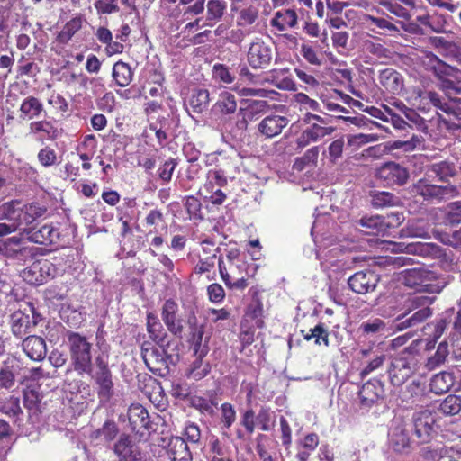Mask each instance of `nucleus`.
Masks as SVG:
<instances>
[{"mask_svg": "<svg viewBox=\"0 0 461 461\" xmlns=\"http://www.w3.org/2000/svg\"><path fill=\"white\" fill-rule=\"evenodd\" d=\"M435 299V296L424 294L410 297L405 302L404 312L395 320V329L403 330L423 323L433 313L430 305L434 303Z\"/></svg>", "mask_w": 461, "mask_h": 461, "instance_id": "obj_1", "label": "nucleus"}, {"mask_svg": "<svg viewBox=\"0 0 461 461\" xmlns=\"http://www.w3.org/2000/svg\"><path fill=\"white\" fill-rule=\"evenodd\" d=\"M420 359V354L414 348H408L397 353L388 369L391 383L395 386L405 383L418 370Z\"/></svg>", "mask_w": 461, "mask_h": 461, "instance_id": "obj_2", "label": "nucleus"}, {"mask_svg": "<svg viewBox=\"0 0 461 461\" xmlns=\"http://www.w3.org/2000/svg\"><path fill=\"white\" fill-rule=\"evenodd\" d=\"M67 339L73 369L79 375L89 373L93 364L92 344L86 337L73 331L68 332Z\"/></svg>", "mask_w": 461, "mask_h": 461, "instance_id": "obj_3", "label": "nucleus"}, {"mask_svg": "<svg viewBox=\"0 0 461 461\" xmlns=\"http://www.w3.org/2000/svg\"><path fill=\"white\" fill-rule=\"evenodd\" d=\"M141 357L149 370L161 377L170 373V365H175L178 359L177 356L167 355L165 349L148 341L141 346Z\"/></svg>", "mask_w": 461, "mask_h": 461, "instance_id": "obj_4", "label": "nucleus"}, {"mask_svg": "<svg viewBox=\"0 0 461 461\" xmlns=\"http://www.w3.org/2000/svg\"><path fill=\"white\" fill-rule=\"evenodd\" d=\"M95 366L91 365V371L85 373L89 375L97 385L98 396L104 401H108L113 395V381L112 371L108 365V356L99 354L95 358Z\"/></svg>", "mask_w": 461, "mask_h": 461, "instance_id": "obj_5", "label": "nucleus"}, {"mask_svg": "<svg viewBox=\"0 0 461 461\" xmlns=\"http://www.w3.org/2000/svg\"><path fill=\"white\" fill-rule=\"evenodd\" d=\"M405 285L417 287L429 294H439L446 286L447 282L439 277L434 271L426 268H413L406 271Z\"/></svg>", "mask_w": 461, "mask_h": 461, "instance_id": "obj_6", "label": "nucleus"}, {"mask_svg": "<svg viewBox=\"0 0 461 461\" xmlns=\"http://www.w3.org/2000/svg\"><path fill=\"white\" fill-rule=\"evenodd\" d=\"M409 424L401 417L392 420L388 432L389 447L395 453L408 454L416 446L415 439L410 436Z\"/></svg>", "mask_w": 461, "mask_h": 461, "instance_id": "obj_7", "label": "nucleus"}, {"mask_svg": "<svg viewBox=\"0 0 461 461\" xmlns=\"http://www.w3.org/2000/svg\"><path fill=\"white\" fill-rule=\"evenodd\" d=\"M417 194L427 201L441 202L459 195V188L456 185L447 184L438 185L429 183L428 179H420L415 185Z\"/></svg>", "mask_w": 461, "mask_h": 461, "instance_id": "obj_8", "label": "nucleus"}, {"mask_svg": "<svg viewBox=\"0 0 461 461\" xmlns=\"http://www.w3.org/2000/svg\"><path fill=\"white\" fill-rule=\"evenodd\" d=\"M435 419L429 411H420L413 413L410 429L413 432L416 445L426 444L432 438L434 433Z\"/></svg>", "mask_w": 461, "mask_h": 461, "instance_id": "obj_9", "label": "nucleus"}, {"mask_svg": "<svg viewBox=\"0 0 461 461\" xmlns=\"http://www.w3.org/2000/svg\"><path fill=\"white\" fill-rule=\"evenodd\" d=\"M57 274V267L48 259L34 261L21 273L23 279L28 284L41 285Z\"/></svg>", "mask_w": 461, "mask_h": 461, "instance_id": "obj_10", "label": "nucleus"}, {"mask_svg": "<svg viewBox=\"0 0 461 461\" xmlns=\"http://www.w3.org/2000/svg\"><path fill=\"white\" fill-rule=\"evenodd\" d=\"M113 451L118 461H147L146 456L134 444L132 437L122 433L113 446Z\"/></svg>", "mask_w": 461, "mask_h": 461, "instance_id": "obj_11", "label": "nucleus"}, {"mask_svg": "<svg viewBox=\"0 0 461 461\" xmlns=\"http://www.w3.org/2000/svg\"><path fill=\"white\" fill-rule=\"evenodd\" d=\"M379 282V275L370 269L357 271L348 279L349 289L357 294L374 292Z\"/></svg>", "mask_w": 461, "mask_h": 461, "instance_id": "obj_12", "label": "nucleus"}, {"mask_svg": "<svg viewBox=\"0 0 461 461\" xmlns=\"http://www.w3.org/2000/svg\"><path fill=\"white\" fill-rule=\"evenodd\" d=\"M375 176L387 185H403L409 179V171L396 162H387L376 169Z\"/></svg>", "mask_w": 461, "mask_h": 461, "instance_id": "obj_13", "label": "nucleus"}, {"mask_svg": "<svg viewBox=\"0 0 461 461\" xmlns=\"http://www.w3.org/2000/svg\"><path fill=\"white\" fill-rule=\"evenodd\" d=\"M0 254L8 258L23 262L28 258L32 257V248L23 246V239L14 236L0 240Z\"/></svg>", "mask_w": 461, "mask_h": 461, "instance_id": "obj_14", "label": "nucleus"}, {"mask_svg": "<svg viewBox=\"0 0 461 461\" xmlns=\"http://www.w3.org/2000/svg\"><path fill=\"white\" fill-rule=\"evenodd\" d=\"M394 246V249L397 251L418 255L423 258H441L446 257L444 249L435 243L400 242Z\"/></svg>", "mask_w": 461, "mask_h": 461, "instance_id": "obj_15", "label": "nucleus"}, {"mask_svg": "<svg viewBox=\"0 0 461 461\" xmlns=\"http://www.w3.org/2000/svg\"><path fill=\"white\" fill-rule=\"evenodd\" d=\"M178 310L177 303L168 299L162 306L161 317L167 330L174 336L181 339L184 331V320L178 314Z\"/></svg>", "mask_w": 461, "mask_h": 461, "instance_id": "obj_16", "label": "nucleus"}, {"mask_svg": "<svg viewBox=\"0 0 461 461\" xmlns=\"http://www.w3.org/2000/svg\"><path fill=\"white\" fill-rule=\"evenodd\" d=\"M272 49L261 41L251 43L248 51V61L253 68H266L272 60Z\"/></svg>", "mask_w": 461, "mask_h": 461, "instance_id": "obj_17", "label": "nucleus"}, {"mask_svg": "<svg viewBox=\"0 0 461 461\" xmlns=\"http://www.w3.org/2000/svg\"><path fill=\"white\" fill-rule=\"evenodd\" d=\"M331 126L321 125L317 122H312L306 127L296 139V145L298 149H304L312 142H318L324 137L330 135L334 131Z\"/></svg>", "mask_w": 461, "mask_h": 461, "instance_id": "obj_18", "label": "nucleus"}, {"mask_svg": "<svg viewBox=\"0 0 461 461\" xmlns=\"http://www.w3.org/2000/svg\"><path fill=\"white\" fill-rule=\"evenodd\" d=\"M28 240L41 245L58 244L60 240L59 229L51 224H44L41 228H31L26 230Z\"/></svg>", "mask_w": 461, "mask_h": 461, "instance_id": "obj_19", "label": "nucleus"}, {"mask_svg": "<svg viewBox=\"0 0 461 461\" xmlns=\"http://www.w3.org/2000/svg\"><path fill=\"white\" fill-rule=\"evenodd\" d=\"M423 64L428 71L432 72L435 77L442 80L445 77H455L458 71L457 68L447 64L432 52L426 54Z\"/></svg>", "mask_w": 461, "mask_h": 461, "instance_id": "obj_20", "label": "nucleus"}, {"mask_svg": "<svg viewBox=\"0 0 461 461\" xmlns=\"http://www.w3.org/2000/svg\"><path fill=\"white\" fill-rule=\"evenodd\" d=\"M289 123L285 116L272 114L265 117L258 125V131L266 138H274L279 135Z\"/></svg>", "mask_w": 461, "mask_h": 461, "instance_id": "obj_21", "label": "nucleus"}, {"mask_svg": "<svg viewBox=\"0 0 461 461\" xmlns=\"http://www.w3.org/2000/svg\"><path fill=\"white\" fill-rule=\"evenodd\" d=\"M23 350L26 356L34 361H41L47 355L45 339L40 336H27L22 343Z\"/></svg>", "mask_w": 461, "mask_h": 461, "instance_id": "obj_22", "label": "nucleus"}, {"mask_svg": "<svg viewBox=\"0 0 461 461\" xmlns=\"http://www.w3.org/2000/svg\"><path fill=\"white\" fill-rule=\"evenodd\" d=\"M454 317L455 310L450 308L443 312L437 319L426 326L434 343L441 338L450 324L453 325Z\"/></svg>", "mask_w": 461, "mask_h": 461, "instance_id": "obj_23", "label": "nucleus"}, {"mask_svg": "<svg viewBox=\"0 0 461 461\" xmlns=\"http://www.w3.org/2000/svg\"><path fill=\"white\" fill-rule=\"evenodd\" d=\"M128 419L132 430L150 429V419L148 411L140 404H131L128 409Z\"/></svg>", "mask_w": 461, "mask_h": 461, "instance_id": "obj_24", "label": "nucleus"}, {"mask_svg": "<svg viewBox=\"0 0 461 461\" xmlns=\"http://www.w3.org/2000/svg\"><path fill=\"white\" fill-rule=\"evenodd\" d=\"M384 393L383 385L378 380L369 381L363 384L359 391L361 405L366 408L375 403Z\"/></svg>", "mask_w": 461, "mask_h": 461, "instance_id": "obj_25", "label": "nucleus"}, {"mask_svg": "<svg viewBox=\"0 0 461 461\" xmlns=\"http://www.w3.org/2000/svg\"><path fill=\"white\" fill-rule=\"evenodd\" d=\"M167 453L172 461H192V454L186 442L180 437H172Z\"/></svg>", "mask_w": 461, "mask_h": 461, "instance_id": "obj_26", "label": "nucleus"}, {"mask_svg": "<svg viewBox=\"0 0 461 461\" xmlns=\"http://www.w3.org/2000/svg\"><path fill=\"white\" fill-rule=\"evenodd\" d=\"M456 175V169L454 163L449 161H440L428 167L426 176L428 178L438 179L440 182H447L449 177Z\"/></svg>", "mask_w": 461, "mask_h": 461, "instance_id": "obj_27", "label": "nucleus"}, {"mask_svg": "<svg viewBox=\"0 0 461 461\" xmlns=\"http://www.w3.org/2000/svg\"><path fill=\"white\" fill-rule=\"evenodd\" d=\"M33 327L31 324L29 312L16 311L11 315V330L14 336L22 338L32 332Z\"/></svg>", "mask_w": 461, "mask_h": 461, "instance_id": "obj_28", "label": "nucleus"}, {"mask_svg": "<svg viewBox=\"0 0 461 461\" xmlns=\"http://www.w3.org/2000/svg\"><path fill=\"white\" fill-rule=\"evenodd\" d=\"M19 112L23 120L39 118L44 113L43 104L34 96H27L22 101Z\"/></svg>", "mask_w": 461, "mask_h": 461, "instance_id": "obj_29", "label": "nucleus"}, {"mask_svg": "<svg viewBox=\"0 0 461 461\" xmlns=\"http://www.w3.org/2000/svg\"><path fill=\"white\" fill-rule=\"evenodd\" d=\"M455 384V376L449 372H440L434 375L430 379V391L436 394H442L448 392Z\"/></svg>", "mask_w": 461, "mask_h": 461, "instance_id": "obj_30", "label": "nucleus"}, {"mask_svg": "<svg viewBox=\"0 0 461 461\" xmlns=\"http://www.w3.org/2000/svg\"><path fill=\"white\" fill-rule=\"evenodd\" d=\"M209 104V90L203 88H194L192 90L188 98V105L194 113H202L207 110Z\"/></svg>", "mask_w": 461, "mask_h": 461, "instance_id": "obj_31", "label": "nucleus"}, {"mask_svg": "<svg viewBox=\"0 0 461 461\" xmlns=\"http://www.w3.org/2000/svg\"><path fill=\"white\" fill-rule=\"evenodd\" d=\"M227 9L224 0H209L206 5V21L204 25L212 27L221 20Z\"/></svg>", "mask_w": 461, "mask_h": 461, "instance_id": "obj_32", "label": "nucleus"}, {"mask_svg": "<svg viewBox=\"0 0 461 461\" xmlns=\"http://www.w3.org/2000/svg\"><path fill=\"white\" fill-rule=\"evenodd\" d=\"M119 433L117 424L113 420H106L103 426L90 434V439L93 441H104L110 444Z\"/></svg>", "mask_w": 461, "mask_h": 461, "instance_id": "obj_33", "label": "nucleus"}, {"mask_svg": "<svg viewBox=\"0 0 461 461\" xmlns=\"http://www.w3.org/2000/svg\"><path fill=\"white\" fill-rule=\"evenodd\" d=\"M112 77L117 86L125 87L132 81L133 71L128 63L120 60L114 63Z\"/></svg>", "mask_w": 461, "mask_h": 461, "instance_id": "obj_34", "label": "nucleus"}, {"mask_svg": "<svg viewBox=\"0 0 461 461\" xmlns=\"http://www.w3.org/2000/svg\"><path fill=\"white\" fill-rule=\"evenodd\" d=\"M147 330L153 341L161 347L164 345L167 333L165 331L159 319L153 313L147 315Z\"/></svg>", "mask_w": 461, "mask_h": 461, "instance_id": "obj_35", "label": "nucleus"}, {"mask_svg": "<svg viewBox=\"0 0 461 461\" xmlns=\"http://www.w3.org/2000/svg\"><path fill=\"white\" fill-rule=\"evenodd\" d=\"M187 324L190 329L189 340L194 348V353L199 354L201 350H204L203 348H201L204 335L203 326L197 325V318L194 313H191L187 317Z\"/></svg>", "mask_w": 461, "mask_h": 461, "instance_id": "obj_36", "label": "nucleus"}, {"mask_svg": "<svg viewBox=\"0 0 461 461\" xmlns=\"http://www.w3.org/2000/svg\"><path fill=\"white\" fill-rule=\"evenodd\" d=\"M206 354V350H201V352L197 355L196 359L191 364L190 368L187 372L188 378L194 379L195 381L201 380L205 377L210 370L211 366L208 362L203 361L202 357Z\"/></svg>", "mask_w": 461, "mask_h": 461, "instance_id": "obj_37", "label": "nucleus"}, {"mask_svg": "<svg viewBox=\"0 0 461 461\" xmlns=\"http://www.w3.org/2000/svg\"><path fill=\"white\" fill-rule=\"evenodd\" d=\"M437 410L443 415L454 416L461 411V396L449 394L439 401Z\"/></svg>", "mask_w": 461, "mask_h": 461, "instance_id": "obj_38", "label": "nucleus"}, {"mask_svg": "<svg viewBox=\"0 0 461 461\" xmlns=\"http://www.w3.org/2000/svg\"><path fill=\"white\" fill-rule=\"evenodd\" d=\"M213 110L226 115L234 113L237 110L235 95L227 91L221 92L213 105Z\"/></svg>", "mask_w": 461, "mask_h": 461, "instance_id": "obj_39", "label": "nucleus"}, {"mask_svg": "<svg viewBox=\"0 0 461 461\" xmlns=\"http://www.w3.org/2000/svg\"><path fill=\"white\" fill-rule=\"evenodd\" d=\"M272 23L281 31L293 28L297 24V14L294 9L280 10L276 13Z\"/></svg>", "mask_w": 461, "mask_h": 461, "instance_id": "obj_40", "label": "nucleus"}, {"mask_svg": "<svg viewBox=\"0 0 461 461\" xmlns=\"http://www.w3.org/2000/svg\"><path fill=\"white\" fill-rule=\"evenodd\" d=\"M358 223L366 229L367 234L379 235L385 232L384 216H364L359 220Z\"/></svg>", "mask_w": 461, "mask_h": 461, "instance_id": "obj_41", "label": "nucleus"}, {"mask_svg": "<svg viewBox=\"0 0 461 461\" xmlns=\"http://www.w3.org/2000/svg\"><path fill=\"white\" fill-rule=\"evenodd\" d=\"M449 355L448 344L446 340L441 341L436 352L428 357L425 366L428 370L431 371L440 367L447 360Z\"/></svg>", "mask_w": 461, "mask_h": 461, "instance_id": "obj_42", "label": "nucleus"}, {"mask_svg": "<svg viewBox=\"0 0 461 461\" xmlns=\"http://www.w3.org/2000/svg\"><path fill=\"white\" fill-rule=\"evenodd\" d=\"M42 398L43 394L39 387L27 386L23 391V406L29 411H37Z\"/></svg>", "mask_w": 461, "mask_h": 461, "instance_id": "obj_43", "label": "nucleus"}, {"mask_svg": "<svg viewBox=\"0 0 461 461\" xmlns=\"http://www.w3.org/2000/svg\"><path fill=\"white\" fill-rule=\"evenodd\" d=\"M371 204L375 208L396 206L400 203L399 197L390 192L374 191L370 194Z\"/></svg>", "mask_w": 461, "mask_h": 461, "instance_id": "obj_44", "label": "nucleus"}, {"mask_svg": "<svg viewBox=\"0 0 461 461\" xmlns=\"http://www.w3.org/2000/svg\"><path fill=\"white\" fill-rule=\"evenodd\" d=\"M83 24L82 16L78 15L73 17L71 20L67 22L62 30L59 32L57 36V40L59 42L66 44L68 43L71 38L75 35L77 32H78Z\"/></svg>", "mask_w": 461, "mask_h": 461, "instance_id": "obj_45", "label": "nucleus"}, {"mask_svg": "<svg viewBox=\"0 0 461 461\" xmlns=\"http://www.w3.org/2000/svg\"><path fill=\"white\" fill-rule=\"evenodd\" d=\"M21 203L18 200H13L0 205V220L9 221H20L22 214Z\"/></svg>", "mask_w": 461, "mask_h": 461, "instance_id": "obj_46", "label": "nucleus"}, {"mask_svg": "<svg viewBox=\"0 0 461 461\" xmlns=\"http://www.w3.org/2000/svg\"><path fill=\"white\" fill-rule=\"evenodd\" d=\"M47 212V207L39 203H31L29 204H25L22 208V213H23V221L30 224L33 222L38 218L42 217Z\"/></svg>", "mask_w": 461, "mask_h": 461, "instance_id": "obj_47", "label": "nucleus"}, {"mask_svg": "<svg viewBox=\"0 0 461 461\" xmlns=\"http://www.w3.org/2000/svg\"><path fill=\"white\" fill-rule=\"evenodd\" d=\"M275 424L274 412L267 407L261 406L256 415V426L262 431H269Z\"/></svg>", "mask_w": 461, "mask_h": 461, "instance_id": "obj_48", "label": "nucleus"}, {"mask_svg": "<svg viewBox=\"0 0 461 461\" xmlns=\"http://www.w3.org/2000/svg\"><path fill=\"white\" fill-rule=\"evenodd\" d=\"M380 81L385 87L390 88L392 91H397L402 86L400 74L391 68L384 69L381 72Z\"/></svg>", "mask_w": 461, "mask_h": 461, "instance_id": "obj_49", "label": "nucleus"}, {"mask_svg": "<svg viewBox=\"0 0 461 461\" xmlns=\"http://www.w3.org/2000/svg\"><path fill=\"white\" fill-rule=\"evenodd\" d=\"M212 78L217 82L230 85L234 82L235 76L226 65L217 63L212 67Z\"/></svg>", "mask_w": 461, "mask_h": 461, "instance_id": "obj_50", "label": "nucleus"}, {"mask_svg": "<svg viewBox=\"0 0 461 461\" xmlns=\"http://www.w3.org/2000/svg\"><path fill=\"white\" fill-rule=\"evenodd\" d=\"M404 115L408 120L407 122H409L410 125L412 124V126L416 127L417 130L424 133L428 132L429 127L427 123L428 122L432 121V118L429 120L426 119L420 116L416 111L412 109H406L404 112Z\"/></svg>", "mask_w": 461, "mask_h": 461, "instance_id": "obj_51", "label": "nucleus"}, {"mask_svg": "<svg viewBox=\"0 0 461 461\" xmlns=\"http://www.w3.org/2000/svg\"><path fill=\"white\" fill-rule=\"evenodd\" d=\"M0 411L9 417L18 418L23 413L18 397L10 396L0 405Z\"/></svg>", "mask_w": 461, "mask_h": 461, "instance_id": "obj_52", "label": "nucleus"}, {"mask_svg": "<svg viewBox=\"0 0 461 461\" xmlns=\"http://www.w3.org/2000/svg\"><path fill=\"white\" fill-rule=\"evenodd\" d=\"M359 329L366 335L384 334L387 331L385 322L378 318L363 322Z\"/></svg>", "mask_w": 461, "mask_h": 461, "instance_id": "obj_53", "label": "nucleus"}, {"mask_svg": "<svg viewBox=\"0 0 461 461\" xmlns=\"http://www.w3.org/2000/svg\"><path fill=\"white\" fill-rule=\"evenodd\" d=\"M303 337L306 340L315 339V344L317 345H321V340L325 346H329V333L323 323H319L313 329H311Z\"/></svg>", "mask_w": 461, "mask_h": 461, "instance_id": "obj_54", "label": "nucleus"}, {"mask_svg": "<svg viewBox=\"0 0 461 461\" xmlns=\"http://www.w3.org/2000/svg\"><path fill=\"white\" fill-rule=\"evenodd\" d=\"M185 207L186 209L187 213L189 214L190 219L194 220H202V203L201 202L194 196L190 195L185 198Z\"/></svg>", "mask_w": 461, "mask_h": 461, "instance_id": "obj_55", "label": "nucleus"}, {"mask_svg": "<svg viewBox=\"0 0 461 461\" xmlns=\"http://www.w3.org/2000/svg\"><path fill=\"white\" fill-rule=\"evenodd\" d=\"M402 235L406 237L426 238L428 236V229L420 222H409L407 226L402 230Z\"/></svg>", "mask_w": 461, "mask_h": 461, "instance_id": "obj_56", "label": "nucleus"}, {"mask_svg": "<svg viewBox=\"0 0 461 461\" xmlns=\"http://www.w3.org/2000/svg\"><path fill=\"white\" fill-rule=\"evenodd\" d=\"M363 47L366 51L378 57L384 58L387 57L389 50L384 47L378 41H374L372 40H365L363 41Z\"/></svg>", "mask_w": 461, "mask_h": 461, "instance_id": "obj_57", "label": "nucleus"}, {"mask_svg": "<svg viewBox=\"0 0 461 461\" xmlns=\"http://www.w3.org/2000/svg\"><path fill=\"white\" fill-rule=\"evenodd\" d=\"M15 385V375L11 367L0 368V389L9 390Z\"/></svg>", "mask_w": 461, "mask_h": 461, "instance_id": "obj_58", "label": "nucleus"}, {"mask_svg": "<svg viewBox=\"0 0 461 461\" xmlns=\"http://www.w3.org/2000/svg\"><path fill=\"white\" fill-rule=\"evenodd\" d=\"M240 423L249 435L254 433L256 429V414L253 409L249 408L242 413Z\"/></svg>", "mask_w": 461, "mask_h": 461, "instance_id": "obj_59", "label": "nucleus"}, {"mask_svg": "<svg viewBox=\"0 0 461 461\" xmlns=\"http://www.w3.org/2000/svg\"><path fill=\"white\" fill-rule=\"evenodd\" d=\"M204 189L210 193V195L205 196V199H208L212 204L221 205L225 202L226 194L220 188L214 190L212 183H206Z\"/></svg>", "mask_w": 461, "mask_h": 461, "instance_id": "obj_60", "label": "nucleus"}, {"mask_svg": "<svg viewBox=\"0 0 461 461\" xmlns=\"http://www.w3.org/2000/svg\"><path fill=\"white\" fill-rule=\"evenodd\" d=\"M430 29L437 33L447 32V16L442 14L435 13L431 15Z\"/></svg>", "mask_w": 461, "mask_h": 461, "instance_id": "obj_61", "label": "nucleus"}, {"mask_svg": "<svg viewBox=\"0 0 461 461\" xmlns=\"http://www.w3.org/2000/svg\"><path fill=\"white\" fill-rule=\"evenodd\" d=\"M221 421L226 429L231 427L236 420V411L230 403L225 402L221 404Z\"/></svg>", "mask_w": 461, "mask_h": 461, "instance_id": "obj_62", "label": "nucleus"}, {"mask_svg": "<svg viewBox=\"0 0 461 461\" xmlns=\"http://www.w3.org/2000/svg\"><path fill=\"white\" fill-rule=\"evenodd\" d=\"M448 338L452 342H458L461 340V302L459 310L456 313L455 312L453 325L451 327Z\"/></svg>", "mask_w": 461, "mask_h": 461, "instance_id": "obj_63", "label": "nucleus"}, {"mask_svg": "<svg viewBox=\"0 0 461 461\" xmlns=\"http://www.w3.org/2000/svg\"><path fill=\"white\" fill-rule=\"evenodd\" d=\"M447 209V218L449 222L453 224L461 222V200L448 203Z\"/></svg>", "mask_w": 461, "mask_h": 461, "instance_id": "obj_64", "label": "nucleus"}]
</instances>
